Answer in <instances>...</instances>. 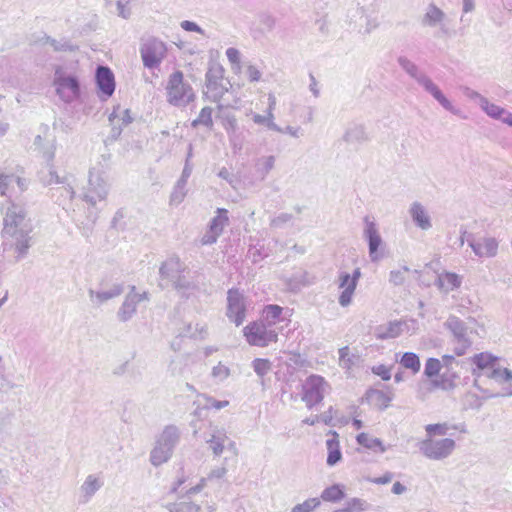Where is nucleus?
I'll return each mask as SVG.
<instances>
[{"label":"nucleus","mask_w":512,"mask_h":512,"mask_svg":"<svg viewBox=\"0 0 512 512\" xmlns=\"http://www.w3.org/2000/svg\"><path fill=\"white\" fill-rule=\"evenodd\" d=\"M31 231V224L25 220L22 208L14 204L8 208L4 218V245L13 248L18 253V257L26 255L30 247Z\"/></svg>","instance_id":"1"},{"label":"nucleus","mask_w":512,"mask_h":512,"mask_svg":"<svg viewBox=\"0 0 512 512\" xmlns=\"http://www.w3.org/2000/svg\"><path fill=\"white\" fill-rule=\"evenodd\" d=\"M109 157L102 156L89 170L88 183L84 188L83 200L91 206L105 201L109 193Z\"/></svg>","instance_id":"2"},{"label":"nucleus","mask_w":512,"mask_h":512,"mask_svg":"<svg viewBox=\"0 0 512 512\" xmlns=\"http://www.w3.org/2000/svg\"><path fill=\"white\" fill-rule=\"evenodd\" d=\"M186 270L185 264L179 258H169L159 269L161 281L170 282L182 296L188 297L194 293L196 285L187 278Z\"/></svg>","instance_id":"3"},{"label":"nucleus","mask_w":512,"mask_h":512,"mask_svg":"<svg viewBox=\"0 0 512 512\" xmlns=\"http://www.w3.org/2000/svg\"><path fill=\"white\" fill-rule=\"evenodd\" d=\"M167 101L174 106H186L195 98L191 85L184 81L181 71H175L169 76L167 86Z\"/></svg>","instance_id":"4"},{"label":"nucleus","mask_w":512,"mask_h":512,"mask_svg":"<svg viewBox=\"0 0 512 512\" xmlns=\"http://www.w3.org/2000/svg\"><path fill=\"white\" fill-rule=\"evenodd\" d=\"M53 86L56 95L65 103H72L80 96V84L77 77L62 67L55 69Z\"/></svg>","instance_id":"5"},{"label":"nucleus","mask_w":512,"mask_h":512,"mask_svg":"<svg viewBox=\"0 0 512 512\" xmlns=\"http://www.w3.org/2000/svg\"><path fill=\"white\" fill-rule=\"evenodd\" d=\"M179 436L180 433L177 427H165L150 454V460L154 466H159L168 461L179 440Z\"/></svg>","instance_id":"6"},{"label":"nucleus","mask_w":512,"mask_h":512,"mask_svg":"<svg viewBox=\"0 0 512 512\" xmlns=\"http://www.w3.org/2000/svg\"><path fill=\"white\" fill-rule=\"evenodd\" d=\"M167 45L160 39L148 37L142 40L140 55L145 68L155 69L167 56Z\"/></svg>","instance_id":"7"},{"label":"nucleus","mask_w":512,"mask_h":512,"mask_svg":"<svg viewBox=\"0 0 512 512\" xmlns=\"http://www.w3.org/2000/svg\"><path fill=\"white\" fill-rule=\"evenodd\" d=\"M243 334L251 346L264 348L278 341V331L268 328L260 320L245 326Z\"/></svg>","instance_id":"8"},{"label":"nucleus","mask_w":512,"mask_h":512,"mask_svg":"<svg viewBox=\"0 0 512 512\" xmlns=\"http://www.w3.org/2000/svg\"><path fill=\"white\" fill-rule=\"evenodd\" d=\"M456 442L451 438L433 439L427 437L419 444L421 453L431 460L448 458L455 450Z\"/></svg>","instance_id":"9"},{"label":"nucleus","mask_w":512,"mask_h":512,"mask_svg":"<svg viewBox=\"0 0 512 512\" xmlns=\"http://www.w3.org/2000/svg\"><path fill=\"white\" fill-rule=\"evenodd\" d=\"M361 275L360 268H355L352 274L346 271L338 273L336 284L340 291L338 303L341 307H348L352 303Z\"/></svg>","instance_id":"10"},{"label":"nucleus","mask_w":512,"mask_h":512,"mask_svg":"<svg viewBox=\"0 0 512 512\" xmlns=\"http://www.w3.org/2000/svg\"><path fill=\"white\" fill-rule=\"evenodd\" d=\"M328 389L329 385L322 376L311 375L303 384L302 400L311 408L323 400Z\"/></svg>","instance_id":"11"},{"label":"nucleus","mask_w":512,"mask_h":512,"mask_svg":"<svg viewBox=\"0 0 512 512\" xmlns=\"http://www.w3.org/2000/svg\"><path fill=\"white\" fill-rule=\"evenodd\" d=\"M290 316L288 309L275 304L264 306L261 314L260 321L272 330H277L278 334L283 330L284 326L290 323Z\"/></svg>","instance_id":"12"},{"label":"nucleus","mask_w":512,"mask_h":512,"mask_svg":"<svg viewBox=\"0 0 512 512\" xmlns=\"http://www.w3.org/2000/svg\"><path fill=\"white\" fill-rule=\"evenodd\" d=\"M228 82L223 77V69L221 67L210 68L206 73V90L205 96L213 101L218 102L228 91Z\"/></svg>","instance_id":"13"},{"label":"nucleus","mask_w":512,"mask_h":512,"mask_svg":"<svg viewBox=\"0 0 512 512\" xmlns=\"http://www.w3.org/2000/svg\"><path fill=\"white\" fill-rule=\"evenodd\" d=\"M444 325L454 337V342L456 343L455 354L457 356L464 355L472 344L468 337L465 323L456 316H449Z\"/></svg>","instance_id":"14"},{"label":"nucleus","mask_w":512,"mask_h":512,"mask_svg":"<svg viewBox=\"0 0 512 512\" xmlns=\"http://www.w3.org/2000/svg\"><path fill=\"white\" fill-rule=\"evenodd\" d=\"M417 83L422 86L423 89L429 93L445 110L458 117L466 118L463 115L461 109L453 105V103L444 95L441 89L428 75L424 74L422 77H420Z\"/></svg>","instance_id":"15"},{"label":"nucleus","mask_w":512,"mask_h":512,"mask_svg":"<svg viewBox=\"0 0 512 512\" xmlns=\"http://www.w3.org/2000/svg\"><path fill=\"white\" fill-rule=\"evenodd\" d=\"M148 299L149 296L146 291L141 293L137 292L136 287L132 286L117 312L118 319L122 322L130 320L137 311V305L142 301H147Z\"/></svg>","instance_id":"16"},{"label":"nucleus","mask_w":512,"mask_h":512,"mask_svg":"<svg viewBox=\"0 0 512 512\" xmlns=\"http://www.w3.org/2000/svg\"><path fill=\"white\" fill-rule=\"evenodd\" d=\"M363 236L368 241L369 257L371 261H378L380 259L378 250L383 244V240L379 233L376 222L368 216L364 219Z\"/></svg>","instance_id":"17"},{"label":"nucleus","mask_w":512,"mask_h":512,"mask_svg":"<svg viewBox=\"0 0 512 512\" xmlns=\"http://www.w3.org/2000/svg\"><path fill=\"white\" fill-rule=\"evenodd\" d=\"M228 307L227 316L228 318L239 326L245 319L246 304L244 296L238 290L228 291Z\"/></svg>","instance_id":"18"},{"label":"nucleus","mask_w":512,"mask_h":512,"mask_svg":"<svg viewBox=\"0 0 512 512\" xmlns=\"http://www.w3.org/2000/svg\"><path fill=\"white\" fill-rule=\"evenodd\" d=\"M34 145L43 153L48 162L54 159L56 139L47 125L40 127V133L34 139Z\"/></svg>","instance_id":"19"},{"label":"nucleus","mask_w":512,"mask_h":512,"mask_svg":"<svg viewBox=\"0 0 512 512\" xmlns=\"http://www.w3.org/2000/svg\"><path fill=\"white\" fill-rule=\"evenodd\" d=\"M104 480L101 474H89L85 477L79 488V500L88 503L93 496L103 487Z\"/></svg>","instance_id":"20"},{"label":"nucleus","mask_w":512,"mask_h":512,"mask_svg":"<svg viewBox=\"0 0 512 512\" xmlns=\"http://www.w3.org/2000/svg\"><path fill=\"white\" fill-rule=\"evenodd\" d=\"M207 443L214 456H220L223 453L226 443L229 449L233 450L235 454L237 453L235 442L229 440L226 431L222 428H214Z\"/></svg>","instance_id":"21"},{"label":"nucleus","mask_w":512,"mask_h":512,"mask_svg":"<svg viewBox=\"0 0 512 512\" xmlns=\"http://www.w3.org/2000/svg\"><path fill=\"white\" fill-rule=\"evenodd\" d=\"M124 291L123 285L121 283H113L106 289H101L99 291H95L90 289L88 294L90 301L99 306L103 303L120 296Z\"/></svg>","instance_id":"22"},{"label":"nucleus","mask_w":512,"mask_h":512,"mask_svg":"<svg viewBox=\"0 0 512 512\" xmlns=\"http://www.w3.org/2000/svg\"><path fill=\"white\" fill-rule=\"evenodd\" d=\"M469 245L478 257H494L498 251V242L492 237H484L476 241H471Z\"/></svg>","instance_id":"23"},{"label":"nucleus","mask_w":512,"mask_h":512,"mask_svg":"<svg viewBox=\"0 0 512 512\" xmlns=\"http://www.w3.org/2000/svg\"><path fill=\"white\" fill-rule=\"evenodd\" d=\"M40 179L45 185L66 184L63 189L65 190L67 196L69 199L74 197L75 191L73 190V187L68 183V178L66 176H59L53 165H49L46 170L41 171Z\"/></svg>","instance_id":"24"},{"label":"nucleus","mask_w":512,"mask_h":512,"mask_svg":"<svg viewBox=\"0 0 512 512\" xmlns=\"http://www.w3.org/2000/svg\"><path fill=\"white\" fill-rule=\"evenodd\" d=\"M109 121L112 125V135L118 137L123 127L127 126L133 121L129 109H122L120 106L116 107L109 116Z\"/></svg>","instance_id":"25"},{"label":"nucleus","mask_w":512,"mask_h":512,"mask_svg":"<svg viewBox=\"0 0 512 512\" xmlns=\"http://www.w3.org/2000/svg\"><path fill=\"white\" fill-rule=\"evenodd\" d=\"M409 215L418 228L429 230L432 227L431 217L421 203L413 202L409 208Z\"/></svg>","instance_id":"26"},{"label":"nucleus","mask_w":512,"mask_h":512,"mask_svg":"<svg viewBox=\"0 0 512 512\" xmlns=\"http://www.w3.org/2000/svg\"><path fill=\"white\" fill-rule=\"evenodd\" d=\"M480 108L491 118L502 121L503 123L512 126V113L504 108L491 103L487 98L480 100Z\"/></svg>","instance_id":"27"},{"label":"nucleus","mask_w":512,"mask_h":512,"mask_svg":"<svg viewBox=\"0 0 512 512\" xmlns=\"http://www.w3.org/2000/svg\"><path fill=\"white\" fill-rule=\"evenodd\" d=\"M96 81L100 91L106 97H110L113 94L115 90V82L113 73L109 68L103 66L98 67Z\"/></svg>","instance_id":"28"},{"label":"nucleus","mask_w":512,"mask_h":512,"mask_svg":"<svg viewBox=\"0 0 512 512\" xmlns=\"http://www.w3.org/2000/svg\"><path fill=\"white\" fill-rule=\"evenodd\" d=\"M446 19V14L442 9L436 6L434 3H430L422 16L421 23L425 27H437L442 25Z\"/></svg>","instance_id":"29"},{"label":"nucleus","mask_w":512,"mask_h":512,"mask_svg":"<svg viewBox=\"0 0 512 512\" xmlns=\"http://www.w3.org/2000/svg\"><path fill=\"white\" fill-rule=\"evenodd\" d=\"M497 360V357L486 352L476 354L471 358V362L476 366V369H474L472 372L476 377L475 383L483 373H485L493 364L497 362Z\"/></svg>","instance_id":"30"},{"label":"nucleus","mask_w":512,"mask_h":512,"mask_svg":"<svg viewBox=\"0 0 512 512\" xmlns=\"http://www.w3.org/2000/svg\"><path fill=\"white\" fill-rule=\"evenodd\" d=\"M393 397L394 394L391 390L383 391L379 389H370L366 392V400L369 404L379 409L387 408Z\"/></svg>","instance_id":"31"},{"label":"nucleus","mask_w":512,"mask_h":512,"mask_svg":"<svg viewBox=\"0 0 512 512\" xmlns=\"http://www.w3.org/2000/svg\"><path fill=\"white\" fill-rule=\"evenodd\" d=\"M450 430H457L460 433H467V428L464 423L459 424H448V423H437L428 424L425 426V431L428 437L432 436H444L449 433Z\"/></svg>","instance_id":"32"},{"label":"nucleus","mask_w":512,"mask_h":512,"mask_svg":"<svg viewBox=\"0 0 512 512\" xmlns=\"http://www.w3.org/2000/svg\"><path fill=\"white\" fill-rule=\"evenodd\" d=\"M226 473L227 469L225 466L215 467L210 471L207 478H202L197 485L190 487L189 489H186V487L182 488L180 493L187 497L192 494L199 493L204 488L206 480L221 479L226 475Z\"/></svg>","instance_id":"33"},{"label":"nucleus","mask_w":512,"mask_h":512,"mask_svg":"<svg viewBox=\"0 0 512 512\" xmlns=\"http://www.w3.org/2000/svg\"><path fill=\"white\" fill-rule=\"evenodd\" d=\"M436 284L444 293H449L461 286L462 277L456 273L443 272L438 275Z\"/></svg>","instance_id":"34"},{"label":"nucleus","mask_w":512,"mask_h":512,"mask_svg":"<svg viewBox=\"0 0 512 512\" xmlns=\"http://www.w3.org/2000/svg\"><path fill=\"white\" fill-rule=\"evenodd\" d=\"M328 435L330 438L326 440V447L328 451L327 464L329 466H334L341 460L342 454L340 451L338 434L335 431H329Z\"/></svg>","instance_id":"35"},{"label":"nucleus","mask_w":512,"mask_h":512,"mask_svg":"<svg viewBox=\"0 0 512 512\" xmlns=\"http://www.w3.org/2000/svg\"><path fill=\"white\" fill-rule=\"evenodd\" d=\"M17 184L19 192L25 190V182L14 175H4L0 173V194L12 197L14 184Z\"/></svg>","instance_id":"36"},{"label":"nucleus","mask_w":512,"mask_h":512,"mask_svg":"<svg viewBox=\"0 0 512 512\" xmlns=\"http://www.w3.org/2000/svg\"><path fill=\"white\" fill-rule=\"evenodd\" d=\"M482 376L494 380L499 384H504L512 381V371L507 368H502L496 362L493 364Z\"/></svg>","instance_id":"37"},{"label":"nucleus","mask_w":512,"mask_h":512,"mask_svg":"<svg viewBox=\"0 0 512 512\" xmlns=\"http://www.w3.org/2000/svg\"><path fill=\"white\" fill-rule=\"evenodd\" d=\"M356 440L359 445L373 451L374 453H384L387 450L386 446L379 438L372 437L364 432L358 434Z\"/></svg>","instance_id":"38"},{"label":"nucleus","mask_w":512,"mask_h":512,"mask_svg":"<svg viewBox=\"0 0 512 512\" xmlns=\"http://www.w3.org/2000/svg\"><path fill=\"white\" fill-rule=\"evenodd\" d=\"M368 139L365 127L355 124L347 129L344 134V140L350 144L363 143Z\"/></svg>","instance_id":"39"},{"label":"nucleus","mask_w":512,"mask_h":512,"mask_svg":"<svg viewBox=\"0 0 512 512\" xmlns=\"http://www.w3.org/2000/svg\"><path fill=\"white\" fill-rule=\"evenodd\" d=\"M248 115L251 116L252 121L256 125H263L267 129L274 131V132L281 131V127L275 123L274 113H269L266 111L265 115H261L259 113L250 111V113H248Z\"/></svg>","instance_id":"40"},{"label":"nucleus","mask_w":512,"mask_h":512,"mask_svg":"<svg viewBox=\"0 0 512 512\" xmlns=\"http://www.w3.org/2000/svg\"><path fill=\"white\" fill-rule=\"evenodd\" d=\"M457 379L458 375L455 372L447 370L440 375V378L438 380L433 381V384L435 387L449 391L456 387Z\"/></svg>","instance_id":"41"},{"label":"nucleus","mask_w":512,"mask_h":512,"mask_svg":"<svg viewBox=\"0 0 512 512\" xmlns=\"http://www.w3.org/2000/svg\"><path fill=\"white\" fill-rule=\"evenodd\" d=\"M339 354V366L344 369L346 372H349L352 370V368L356 364V356L350 352V349L348 346L342 347L338 351Z\"/></svg>","instance_id":"42"},{"label":"nucleus","mask_w":512,"mask_h":512,"mask_svg":"<svg viewBox=\"0 0 512 512\" xmlns=\"http://www.w3.org/2000/svg\"><path fill=\"white\" fill-rule=\"evenodd\" d=\"M233 154H239L246 143V136L243 131L236 130L227 134Z\"/></svg>","instance_id":"43"},{"label":"nucleus","mask_w":512,"mask_h":512,"mask_svg":"<svg viewBox=\"0 0 512 512\" xmlns=\"http://www.w3.org/2000/svg\"><path fill=\"white\" fill-rule=\"evenodd\" d=\"M398 64L408 75L415 79L416 82L425 74L419 70L414 62L404 56L398 58Z\"/></svg>","instance_id":"44"},{"label":"nucleus","mask_w":512,"mask_h":512,"mask_svg":"<svg viewBox=\"0 0 512 512\" xmlns=\"http://www.w3.org/2000/svg\"><path fill=\"white\" fill-rule=\"evenodd\" d=\"M228 223V216H227V210L226 209H218L217 215L211 220L209 224V228L216 232L217 234L221 235L223 232L224 227Z\"/></svg>","instance_id":"45"},{"label":"nucleus","mask_w":512,"mask_h":512,"mask_svg":"<svg viewBox=\"0 0 512 512\" xmlns=\"http://www.w3.org/2000/svg\"><path fill=\"white\" fill-rule=\"evenodd\" d=\"M399 362L404 368L410 369L414 374L418 373L421 367L419 357L412 352L404 353Z\"/></svg>","instance_id":"46"},{"label":"nucleus","mask_w":512,"mask_h":512,"mask_svg":"<svg viewBox=\"0 0 512 512\" xmlns=\"http://www.w3.org/2000/svg\"><path fill=\"white\" fill-rule=\"evenodd\" d=\"M192 127H197L199 125H203L207 128L213 127V119H212V108L211 107H204L200 111L198 117L192 121Z\"/></svg>","instance_id":"47"},{"label":"nucleus","mask_w":512,"mask_h":512,"mask_svg":"<svg viewBox=\"0 0 512 512\" xmlns=\"http://www.w3.org/2000/svg\"><path fill=\"white\" fill-rule=\"evenodd\" d=\"M344 495V491L340 485H332L322 492L321 498L324 501L336 502L343 499Z\"/></svg>","instance_id":"48"},{"label":"nucleus","mask_w":512,"mask_h":512,"mask_svg":"<svg viewBox=\"0 0 512 512\" xmlns=\"http://www.w3.org/2000/svg\"><path fill=\"white\" fill-rule=\"evenodd\" d=\"M252 368L260 378L266 376L272 369V363L269 359L256 358L252 361Z\"/></svg>","instance_id":"49"},{"label":"nucleus","mask_w":512,"mask_h":512,"mask_svg":"<svg viewBox=\"0 0 512 512\" xmlns=\"http://www.w3.org/2000/svg\"><path fill=\"white\" fill-rule=\"evenodd\" d=\"M170 512H201V506L188 501L173 503L168 505Z\"/></svg>","instance_id":"50"},{"label":"nucleus","mask_w":512,"mask_h":512,"mask_svg":"<svg viewBox=\"0 0 512 512\" xmlns=\"http://www.w3.org/2000/svg\"><path fill=\"white\" fill-rule=\"evenodd\" d=\"M408 272H410V269L405 265L399 269L391 270L389 273V282L395 286L402 285L406 280V274Z\"/></svg>","instance_id":"51"},{"label":"nucleus","mask_w":512,"mask_h":512,"mask_svg":"<svg viewBox=\"0 0 512 512\" xmlns=\"http://www.w3.org/2000/svg\"><path fill=\"white\" fill-rule=\"evenodd\" d=\"M442 368V362L437 358H428L425 363L424 374L428 378L439 375Z\"/></svg>","instance_id":"52"},{"label":"nucleus","mask_w":512,"mask_h":512,"mask_svg":"<svg viewBox=\"0 0 512 512\" xmlns=\"http://www.w3.org/2000/svg\"><path fill=\"white\" fill-rule=\"evenodd\" d=\"M366 509V503L362 499L352 498L346 501L344 507L339 512H362Z\"/></svg>","instance_id":"53"},{"label":"nucleus","mask_w":512,"mask_h":512,"mask_svg":"<svg viewBox=\"0 0 512 512\" xmlns=\"http://www.w3.org/2000/svg\"><path fill=\"white\" fill-rule=\"evenodd\" d=\"M219 117L227 134L240 129L235 115L231 113H223L219 115Z\"/></svg>","instance_id":"54"},{"label":"nucleus","mask_w":512,"mask_h":512,"mask_svg":"<svg viewBox=\"0 0 512 512\" xmlns=\"http://www.w3.org/2000/svg\"><path fill=\"white\" fill-rule=\"evenodd\" d=\"M320 505L318 498H310L305 500L303 503L295 505L291 512H312Z\"/></svg>","instance_id":"55"},{"label":"nucleus","mask_w":512,"mask_h":512,"mask_svg":"<svg viewBox=\"0 0 512 512\" xmlns=\"http://www.w3.org/2000/svg\"><path fill=\"white\" fill-rule=\"evenodd\" d=\"M185 186L186 184L183 183V181H178L171 196H170V202L172 204H180L185 196H186V191H185Z\"/></svg>","instance_id":"56"},{"label":"nucleus","mask_w":512,"mask_h":512,"mask_svg":"<svg viewBox=\"0 0 512 512\" xmlns=\"http://www.w3.org/2000/svg\"><path fill=\"white\" fill-rule=\"evenodd\" d=\"M230 374V369L221 362L214 366L211 371L212 377L218 381L226 380L230 376Z\"/></svg>","instance_id":"57"},{"label":"nucleus","mask_w":512,"mask_h":512,"mask_svg":"<svg viewBox=\"0 0 512 512\" xmlns=\"http://www.w3.org/2000/svg\"><path fill=\"white\" fill-rule=\"evenodd\" d=\"M12 414L7 411H0V438L9 432L12 426Z\"/></svg>","instance_id":"58"},{"label":"nucleus","mask_w":512,"mask_h":512,"mask_svg":"<svg viewBox=\"0 0 512 512\" xmlns=\"http://www.w3.org/2000/svg\"><path fill=\"white\" fill-rule=\"evenodd\" d=\"M226 56L232 65H235L237 69L240 68L241 54L240 51L234 47H230L226 50Z\"/></svg>","instance_id":"59"},{"label":"nucleus","mask_w":512,"mask_h":512,"mask_svg":"<svg viewBox=\"0 0 512 512\" xmlns=\"http://www.w3.org/2000/svg\"><path fill=\"white\" fill-rule=\"evenodd\" d=\"M203 398L207 402V407L215 410H221L229 405V401L227 400H216L208 395H203Z\"/></svg>","instance_id":"60"},{"label":"nucleus","mask_w":512,"mask_h":512,"mask_svg":"<svg viewBox=\"0 0 512 512\" xmlns=\"http://www.w3.org/2000/svg\"><path fill=\"white\" fill-rule=\"evenodd\" d=\"M246 75L250 82H258L261 80L262 72L255 65H248Z\"/></svg>","instance_id":"61"},{"label":"nucleus","mask_w":512,"mask_h":512,"mask_svg":"<svg viewBox=\"0 0 512 512\" xmlns=\"http://www.w3.org/2000/svg\"><path fill=\"white\" fill-rule=\"evenodd\" d=\"M372 372L387 381L391 378V369L385 365H378L372 368Z\"/></svg>","instance_id":"62"},{"label":"nucleus","mask_w":512,"mask_h":512,"mask_svg":"<svg viewBox=\"0 0 512 512\" xmlns=\"http://www.w3.org/2000/svg\"><path fill=\"white\" fill-rule=\"evenodd\" d=\"M180 26L185 31L196 32L202 35L204 34V30L195 22L184 20L180 23Z\"/></svg>","instance_id":"63"},{"label":"nucleus","mask_w":512,"mask_h":512,"mask_svg":"<svg viewBox=\"0 0 512 512\" xmlns=\"http://www.w3.org/2000/svg\"><path fill=\"white\" fill-rule=\"evenodd\" d=\"M117 10L118 16L123 19H129L131 16V9L128 7V2H123L121 0L117 1Z\"/></svg>","instance_id":"64"}]
</instances>
